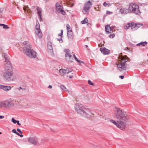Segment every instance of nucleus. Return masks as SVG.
Wrapping results in <instances>:
<instances>
[{
    "label": "nucleus",
    "mask_w": 148,
    "mask_h": 148,
    "mask_svg": "<svg viewBox=\"0 0 148 148\" xmlns=\"http://www.w3.org/2000/svg\"><path fill=\"white\" fill-rule=\"evenodd\" d=\"M17 131L18 132H19L20 134H22V132L21 131V130L19 129V128L17 129Z\"/></svg>",
    "instance_id": "37"
},
{
    "label": "nucleus",
    "mask_w": 148,
    "mask_h": 148,
    "mask_svg": "<svg viewBox=\"0 0 148 148\" xmlns=\"http://www.w3.org/2000/svg\"><path fill=\"white\" fill-rule=\"evenodd\" d=\"M3 56L5 58V73L3 75L4 79L8 81L13 80L12 77L13 74L12 64L10 61L9 57L6 53L3 54Z\"/></svg>",
    "instance_id": "2"
},
{
    "label": "nucleus",
    "mask_w": 148,
    "mask_h": 148,
    "mask_svg": "<svg viewBox=\"0 0 148 148\" xmlns=\"http://www.w3.org/2000/svg\"><path fill=\"white\" fill-rule=\"evenodd\" d=\"M130 23H131V24H132L130 25V27H131L132 29H134L135 28H136V23H135L134 22Z\"/></svg>",
    "instance_id": "23"
},
{
    "label": "nucleus",
    "mask_w": 148,
    "mask_h": 148,
    "mask_svg": "<svg viewBox=\"0 0 148 148\" xmlns=\"http://www.w3.org/2000/svg\"><path fill=\"white\" fill-rule=\"evenodd\" d=\"M18 89L19 90H20L21 89H22L23 91L25 90H26V89L25 88H23L21 87H20L18 88Z\"/></svg>",
    "instance_id": "35"
},
{
    "label": "nucleus",
    "mask_w": 148,
    "mask_h": 148,
    "mask_svg": "<svg viewBox=\"0 0 148 148\" xmlns=\"http://www.w3.org/2000/svg\"><path fill=\"white\" fill-rule=\"evenodd\" d=\"M105 30L106 32L108 33H111L112 31L111 29V27L109 25H107L105 27Z\"/></svg>",
    "instance_id": "20"
},
{
    "label": "nucleus",
    "mask_w": 148,
    "mask_h": 148,
    "mask_svg": "<svg viewBox=\"0 0 148 148\" xmlns=\"http://www.w3.org/2000/svg\"><path fill=\"white\" fill-rule=\"evenodd\" d=\"M2 134V133L1 132H0V134Z\"/></svg>",
    "instance_id": "53"
},
{
    "label": "nucleus",
    "mask_w": 148,
    "mask_h": 148,
    "mask_svg": "<svg viewBox=\"0 0 148 148\" xmlns=\"http://www.w3.org/2000/svg\"><path fill=\"white\" fill-rule=\"evenodd\" d=\"M14 106L13 101L8 99L7 100L0 101V109L5 108L9 109Z\"/></svg>",
    "instance_id": "5"
},
{
    "label": "nucleus",
    "mask_w": 148,
    "mask_h": 148,
    "mask_svg": "<svg viewBox=\"0 0 148 148\" xmlns=\"http://www.w3.org/2000/svg\"><path fill=\"white\" fill-rule=\"evenodd\" d=\"M19 136H20L21 137H22L23 136V135L22 134H20V135H19Z\"/></svg>",
    "instance_id": "50"
},
{
    "label": "nucleus",
    "mask_w": 148,
    "mask_h": 148,
    "mask_svg": "<svg viewBox=\"0 0 148 148\" xmlns=\"http://www.w3.org/2000/svg\"><path fill=\"white\" fill-rule=\"evenodd\" d=\"M100 50L104 54H108L109 53V50L106 48H101Z\"/></svg>",
    "instance_id": "16"
},
{
    "label": "nucleus",
    "mask_w": 148,
    "mask_h": 148,
    "mask_svg": "<svg viewBox=\"0 0 148 148\" xmlns=\"http://www.w3.org/2000/svg\"><path fill=\"white\" fill-rule=\"evenodd\" d=\"M15 134H17V135H18V136H19V135H20V134L19 133H18V132H16V133Z\"/></svg>",
    "instance_id": "48"
},
{
    "label": "nucleus",
    "mask_w": 148,
    "mask_h": 148,
    "mask_svg": "<svg viewBox=\"0 0 148 148\" xmlns=\"http://www.w3.org/2000/svg\"><path fill=\"white\" fill-rule=\"evenodd\" d=\"M35 32L36 34L39 38H41L42 37V34L40 29V24L38 20L37 21L36 25L35 26Z\"/></svg>",
    "instance_id": "7"
},
{
    "label": "nucleus",
    "mask_w": 148,
    "mask_h": 148,
    "mask_svg": "<svg viewBox=\"0 0 148 148\" xmlns=\"http://www.w3.org/2000/svg\"><path fill=\"white\" fill-rule=\"evenodd\" d=\"M73 77V75L70 76L69 77V78H72Z\"/></svg>",
    "instance_id": "49"
},
{
    "label": "nucleus",
    "mask_w": 148,
    "mask_h": 148,
    "mask_svg": "<svg viewBox=\"0 0 148 148\" xmlns=\"http://www.w3.org/2000/svg\"><path fill=\"white\" fill-rule=\"evenodd\" d=\"M69 27L70 26L69 24H67L66 25V27L68 30H68H71V29L69 28Z\"/></svg>",
    "instance_id": "36"
},
{
    "label": "nucleus",
    "mask_w": 148,
    "mask_h": 148,
    "mask_svg": "<svg viewBox=\"0 0 148 148\" xmlns=\"http://www.w3.org/2000/svg\"><path fill=\"white\" fill-rule=\"evenodd\" d=\"M120 59H119V60L120 61H121V62L120 64H125V63L126 62L128 61V60L124 58L123 57H121V58H120Z\"/></svg>",
    "instance_id": "18"
},
{
    "label": "nucleus",
    "mask_w": 148,
    "mask_h": 148,
    "mask_svg": "<svg viewBox=\"0 0 148 148\" xmlns=\"http://www.w3.org/2000/svg\"><path fill=\"white\" fill-rule=\"evenodd\" d=\"M61 33L58 34V36L62 37L63 34V31L62 30H61Z\"/></svg>",
    "instance_id": "33"
},
{
    "label": "nucleus",
    "mask_w": 148,
    "mask_h": 148,
    "mask_svg": "<svg viewBox=\"0 0 148 148\" xmlns=\"http://www.w3.org/2000/svg\"><path fill=\"white\" fill-rule=\"evenodd\" d=\"M57 40L58 41H59L61 42H63V40L62 38H60V39L58 38Z\"/></svg>",
    "instance_id": "39"
},
{
    "label": "nucleus",
    "mask_w": 148,
    "mask_h": 148,
    "mask_svg": "<svg viewBox=\"0 0 148 148\" xmlns=\"http://www.w3.org/2000/svg\"><path fill=\"white\" fill-rule=\"evenodd\" d=\"M36 10L37 11V14L38 15V17L40 18V21H42V14L41 12L42 11V9L41 8H39L38 7H37L36 8Z\"/></svg>",
    "instance_id": "14"
},
{
    "label": "nucleus",
    "mask_w": 148,
    "mask_h": 148,
    "mask_svg": "<svg viewBox=\"0 0 148 148\" xmlns=\"http://www.w3.org/2000/svg\"><path fill=\"white\" fill-rule=\"evenodd\" d=\"M117 65L118 68L120 71H121L126 69V65L125 64L119 63Z\"/></svg>",
    "instance_id": "11"
},
{
    "label": "nucleus",
    "mask_w": 148,
    "mask_h": 148,
    "mask_svg": "<svg viewBox=\"0 0 148 148\" xmlns=\"http://www.w3.org/2000/svg\"><path fill=\"white\" fill-rule=\"evenodd\" d=\"M88 84L91 85H93V83H92L91 81L89 80H88Z\"/></svg>",
    "instance_id": "34"
},
{
    "label": "nucleus",
    "mask_w": 148,
    "mask_h": 148,
    "mask_svg": "<svg viewBox=\"0 0 148 148\" xmlns=\"http://www.w3.org/2000/svg\"><path fill=\"white\" fill-rule=\"evenodd\" d=\"M121 79H123L124 78V76L123 75H121L119 77Z\"/></svg>",
    "instance_id": "45"
},
{
    "label": "nucleus",
    "mask_w": 148,
    "mask_h": 148,
    "mask_svg": "<svg viewBox=\"0 0 148 148\" xmlns=\"http://www.w3.org/2000/svg\"><path fill=\"white\" fill-rule=\"evenodd\" d=\"M115 36V35L114 34H110L109 36V37L110 38H113Z\"/></svg>",
    "instance_id": "32"
},
{
    "label": "nucleus",
    "mask_w": 148,
    "mask_h": 148,
    "mask_svg": "<svg viewBox=\"0 0 148 148\" xmlns=\"http://www.w3.org/2000/svg\"><path fill=\"white\" fill-rule=\"evenodd\" d=\"M56 10L58 13H60L62 15H65L66 14V12L64 10L63 7L62 6L57 7Z\"/></svg>",
    "instance_id": "10"
},
{
    "label": "nucleus",
    "mask_w": 148,
    "mask_h": 148,
    "mask_svg": "<svg viewBox=\"0 0 148 148\" xmlns=\"http://www.w3.org/2000/svg\"><path fill=\"white\" fill-rule=\"evenodd\" d=\"M47 47L49 50L53 51V48L52 46L51 43V42H48Z\"/></svg>",
    "instance_id": "21"
},
{
    "label": "nucleus",
    "mask_w": 148,
    "mask_h": 148,
    "mask_svg": "<svg viewBox=\"0 0 148 148\" xmlns=\"http://www.w3.org/2000/svg\"><path fill=\"white\" fill-rule=\"evenodd\" d=\"M129 9L130 11L136 14L140 13V12L139 9V6L135 3H130L129 5Z\"/></svg>",
    "instance_id": "6"
},
{
    "label": "nucleus",
    "mask_w": 148,
    "mask_h": 148,
    "mask_svg": "<svg viewBox=\"0 0 148 148\" xmlns=\"http://www.w3.org/2000/svg\"><path fill=\"white\" fill-rule=\"evenodd\" d=\"M86 47H88V46H87V45H86Z\"/></svg>",
    "instance_id": "54"
},
{
    "label": "nucleus",
    "mask_w": 148,
    "mask_h": 148,
    "mask_svg": "<svg viewBox=\"0 0 148 148\" xmlns=\"http://www.w3.org/2000/svg\"><path fill=\"white\" fill-rule=\"evenodd\" d=\"M12 132H13L15 134L16 133V132H17L16 131L15 129H13L12 130Z\"/></svg>",
    "instance_id": "40"
},
{
    "label": "nucleus",
    "mask_w": 148,
    "mask_h": 148,
    "mask_svg": "<svg viewBox=\"0 0 148 148\" xmlns=\"http://www.w3.org/2000/svg\"><path fill=\"white\" fill-rule=\"evenodd\" d=\"M136 28H138L143 25V24L141 23H136Z\"/></svg>",
    "instance_id": "27"
},
{
    "label": "nucleus",
    "mask_w": 148,
    "mask_h": 148,
    "mask_svg": "<svg viewBox=\"0 0 148 148\" xmlns=\"http://www.w3.org/2000/svg\"><path fill=\"white\" fill-rule=\"evenodd\" d=\"M11 121L14 124H15L17 122V121L15 120L14 118H12V119Z\"/></svg>",
    "instance_id": "30"
},
{
    "label": "nucleus",
    "mask_w": 148,
    "mask_h": 148,
    "mask_svg": "<svg viewBox=\"0 0 148 148\" xmlns=\"http://www.w3.org/2000/svg\"><path fill=\"white\" fill-rule=\"evenodd\" d=\"M73 56H74V58H75V60L77 61V62H81V63H84V62L82 61H80V60H78V59L76 57L75 54H74V55H73Z\"/></svg>",
    "instance_id": "28"
},
{
    "label": "nucleus",
    "mask_w": 148,
    "mask_h": 148,
    "mask_svg": "<svg viewBox=\"0 0 148 148\" xmlns=\"http://www.w3.org/2000/svg\"><path fill=\"white\" fill-rule=\"evenodd\" d=\"M73 33L71 30H68L67 32V36L69 38L72 39L73 38Z\"/></svg>",
    "instance_id": "19"
},
{
    "label": "nucleus",
    "mask_w": 148,
    "mask_h": 148,
    "mask_svg": "<svg viewBox=\"0 0 148 148\" xmlns=\"http://www.w3.org/2000/svg\"><path fill=\"white\" fill-rule=\"evenodd\" d=\"M62 6V5H60L59 3H56V8L57 7H58H58L59 6Z\"/></svg>",
    "instance_id": "38"
},
{
    "label": "nucleus",
    "mask_w": 148,
    "mask_h": 148,
    "mask_svg": "<svg viewBox=\"0 0 148 148\" xmlns=\"http://www.w3.org/2000/svg\"><path fill=\"white\" fill-rule=\"evenodd\" d=\"M2 26H3V28L4 29H8L9 27H8L7 25H5L4 24H2Z\"/></svg>",
    "instance_id": "31"
},
{
    "label": "nucleus",
    "mask_w": 148,
    "mask_h": 148,
    "mask_svg": "<svg viewBox=\"0 0 148 148\" xmlns=\"http://www.w3.org/2000/svg\"><path fill=\"white\" fill-rule=\"evenodd\" d=\"M147 44V42L146 41L142 42H140L137 44L136 45L137 46H139L140 45H142L143 46H145Z\"/></svg>",
    "instance_id": "22"
},
{
    "label": "nucleus",
    "mask_w": 148,
    "mask_h": 148,
    "mask_svg": "<svg viewBox=\"0 0 148 148\" xmlns=\"http://www.w3.org/2000/svg\"><path fill=\"white\" fill-rule=\"evenodd\" d=\"M72 71V69H61L60 70L59 72L60 73L61 75L63 76L66 73H69L71 72Z\"/></svg>",
    "instance_id": "9"
},
{
    "label": "nucleus",
    "mask_w": 148,
    "mask_h": 148,
    "mask_svg": "<svg viewBox=\"0 0 148 148\" xmlns=\"http://www.w3.org/2000/svg\"><path fill=\"white\" fill-rule=\"evenodd\" d=\"M147 61L148 62V60H147Z\"/></svg>",
    "instance_id": "55"
},
{
    "label": "nucleus",
    "mask_w": 148,
    "mask_h": 148,
    "mask_svg": "<svg viewBox=\"0 0 148 148\" xmlns=\"http://www.w3.org/2000/svg\"><path fill=\"white\" fill-rule=\"evenodd\" d=\"M32 46L27 44L25 47H23V50L25 54L29 57L35 58L37 57V53L35 51L31 49Z\"/></svg>",
    "instance_id": "4"
},
{
    "label": "nucleus",
    "mask_w": 148,
    "mask_h": 148,
    "mask_svg": "<svg viewBox=\"0 0 148 148\" xmlns=\"http://www.w3.org/2000/svg\"><path fill=\"white\" fill-rule=\"evenodd\" d=\"M4 118V116L0 115V119H3Z\"/></svg>",
    "instance_id": "46"
},
{
    "label": "nucleus",
    "mask_w": 148,
    "mask_h": 148,
    "mask_svg": "<svg viewBox=\"0 0 148 148\" xmlns=\"http://www.w3.org/2000/svg\"><path fill=\"white\" fill-rule=\"evenodd\" d=\"M75 110L79 114L89 118L92 115V114L88 109H85L82 105L80 104H77L75 106Z\"/></svg>",
    "instance_id": "3"
},
{
    "label": "nucleus",
    "mask_w": 148,
    "mask_h": 148,
    "mask_svg": "<svg viewBox=\"0 0 148 148\" xmlns=\"http://www.w3.org/2000/svg\"><path fill=\"white\" fill-rule=\"evenodd\" d=\"M2 24H0V26H2Z\"/></svg>",
    "instance_id": "52"
},
{
    "label": "nucleus",
    "mask_w": 148,
    "mask_h": 148,
    "mask_svg": "<svg viewBox=\"0 0 148 148\" xmlns=\"http://www.w3.org/2000/svg\"><path fill=\"white\" fill-rule=\"evenodd\" d=\"M120 12L122 14H125L130 13V10L126 8H123L120 9Z\"/></svg>",
    "instance_id": "15"
},
{
    "label": "nucleus",
    "mask_w": 148,
    "mask_h": 148,
    "mask_svg": "<svg viewBox=\"0 0 148 148\" xmlns=\"http://www.w3.org/2000/svg\"><path fill=\"white\" fill-rule=\"evenodd\" d=\"M48 88H52V86L51 85H49Z\"/></svg>",
    "instance_id": "47"
},
{
    "label": "nucleus",
    "mask_w": 148,
    "mask_h": 148,
    "mask_svg": "<svg viewBox=\"0 0 148 148\" xmlns=\"http://www.w3.org/2000/svg\"><path fill=\"white\" fill-rule=\"evenodd\" d=\"M92 4L90 1H88L85 3L82 10V12L84 14H86L89 11V9L91 7Z\"/></svg>",
    "instance_id": "8"
},
{
    "label": "nucleus",
    "mask_w": 148,
    "mask_h": 148,
    "mask_svg": "<svg viewBox=\"0 0 148 148\" xmlns=\"http://www.w3.org/2000/svg\"><path fill=\"white\" fill-rule=\"evenodd\" d=\"M132 24H131V23H129L127 25H125L124 26V28L125 29H128L130 27V25Z\"/></svg>",
    "instance_id": "26"
},
{
    "label": "nucleus",
    "mask_w": 148,
    "mask_h": 148,
    "mask_svg": "<svg viewBox=\"0 0 148 148\" xmlns=\"http://www.w3.org/2000/svg\"><path fill=\"white\" fill-rule=\"evenodd\" d=\"M66 59L68 62H72L73 60L72 56L69 53H67L65 55Z\"/></svg>",
    "instance_id": "12"
},
{
    "label": "nucleus",
    "mask_w": 148,
    "mask_h": 148,
    "mask_svg": "<svg viewBox=\"0 0 148 148\" xmlns=\"http://www.w3.org/2000/svg\"><path fill=\"white\" fill-rule=\"evenodd\" d=\"M28 141L34 145H36L38 143L37 138L32 137H30L28 139Z\"/></svg>",
    "instance_id": "13"
},
{
    "label": "nucleus",
    "mask_w": 148,
    "mask_h": 148,
    "mask_svg": "<svg viewBox=\"0 0 148 148\" xmlns=\"http://www.w3.org/2000/svg\"><path fill=\"white\" fill-rule=\"evenodd\" d=\"M64 51H65V52H66V53H68V52H69V49H66L64 50Z\"/></svg>",
    "instance_id": "42"
},
{
    "label": "nucleus",
    "mask_w": 148,
    "mask_h": 148,
    "mask_svg": "<svg viewBox=\"0 0 148 148\" xmlns=\"http://www.w3.org/2000/svg\"><path fill=\"white\" fill-rule=\"evenodd\" d=\"M103 5L104 6H106L107 4L106 2H104L103 3Z\"/></svg>",
    "instance_id": "41"
},
{
    "label": "nucleus",
    "mask_w": 148,
    "mask_h": 148,
    "mask_svg": "<svg viewBox=\"0 0 148 148\" xmlns=\"http://www.w3.org/2000/svg\"><path fill=\"white\" fill-rule=\"evenodd\" d=\"M0 87L1 89H3L5 91L9 90L11 88V87L10 86H5L1 85Z\"/></svg>",
    "instance_id": "17"
},
{
    "label": "nucleus",
    "mask_w": 148,
    "mask_h": 148,
    "mask_svg": "<svg viewBox=\"0 0 148 148\" xmlns=\"http://www.w3.org/2000/svg\"><path fill=\"white\" fill-rule=\"evenodd\" d=\"M1 9H0V12H1L2 11V10H1Z\"/></svg>",
    "instance_id": "51"
},
{
    "label": "nucleus",
    "mask_w": 148,
    "mask_h": 148,
    "mask_svg": "<svg viewBox=\"0 0 148 148\" xmlns=\"http://www.w3.org/2000/svg\"><path fill=\"white\" fill-rule=\"evenodd\" d=\"M116 118L118 120L117 121L112 119L110 121L122 130H124L126 127V124L127 122L128 118L124 114L122 110L117 109L115 114Z\"/></svg>",
    "instance_id": "1"
},
{
    "label": "nucleus",
    "mask_w": 148,
    "mask_h": 148,
    "mask_svg": "<svg viewBox=\"0 0 148 148\" xmlns=\"http://www.w3.org/2000/svg\"><path fill=\"white\" fill-rule=\"evenodd\" d=\"M16 123H17V124L18 125H21V124L20 123H19V121H17V122H16Z\"/></svg>",
    "instance_id": "43"
},
{
    "label": "nucleus",
    "mask_w": 148,
    "mask_h": 148,
    "mask_svg": "<svg viewBox=\"0 0 148 148\" xmlns=\"http://www.w3.org/2000/svg\"><path fill=\"white\" fill-rule=\"evenodd\" d=\"M87 22H88V20L86 18L81 22V23L82 24H85L87 23Z\"/></svg>",
    "instance_id": "25"
},
{
    "label": "nucleus",
    "mask_w": 148,
    "mask_h": 148,
    "mask_svg": "<svg viewBox=\"0 0 148 148\" xmlns=\"http://www.w3.org/2000/svg\"><path fill=\"white\" fill-rule=\"evenodd\" d=\"M23 9H24V10L25 11V12H27L29 11V14L30 13V11H29V10H29L28 8H25V7H24L23 8Z\"/></svg>",
    "instance_id": "29"
},
{
    "label": "nucleus",
    "mask_w": 148,
    "mask_h": 148,
    "mask_svg": "<svg viewBox=\"0 0 148 148\" xmlns=\"http://www.w3.org/2000/svg\"><path fill=\"white\" fill-rule=\"evenodd\" d=\"M60 87L61 89L66 92L68 90L66 88V87L63 85H61L60 86Z\"/></svg>",
    "instance_id": "24"
},
{
    "label": "nucleus",
    "mask_w": 148,
    "mask_h": 148,
    "mask_svg": "<svg viewBox=\"0 0 148 148\" xmlns=\"http://www.w3.org/2000/svg\"><path fill=\"white\" fill-rule=\"evenodd\" d=\"M23 43L24 45H27V42L24 41L23 42Z\"/></svg>",
    "instance_id": "44"
}]
</instances>
